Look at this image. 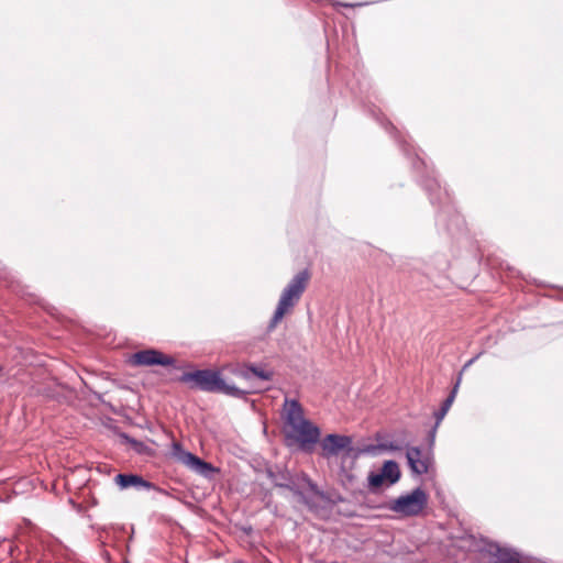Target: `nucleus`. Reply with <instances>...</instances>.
Returning <instances> with one entry per match:
<instances>
[{
    "label": "nucleus",
    "mask_w": 563,
    "mask_h": 563,
    "mask_svg": "<svg viewBox=\"0 0 563 563\" xmlns=\"http://www.w3.org/2000/svg\"><path fill=\"white\" fill-rule=\"evenodd\" d=\"M311 272L305 268L298 272L283 289L275 312L267 325V331L272 332L284 319L286 314L291 313L292 309L301 299V296L309 286Z\"/></svg>",
    "instance_id": "1"
},
{
    "label": "nucleus",
    "mask_w": 563,
    "mask_h": 563,
    "mask_svg": "<svg viewBox=\"0 0 563 563\" xmlns=\"http://www.w3.org/2000/svg\"><path fill=\"white\" fill-rule=\"evenodd\" d=\"M179 382L188 384L190 388L208 393H221L233 397H242L246 394V391L227 384L221 377L220 372L212 369L186 372L179 377Z\"/></svg>",
    "instance_id": "2"
},
{
    "label": "nucleus",
    "mask_w": 563,
    "mask_h": 563,
    "mask_svg": "<svg viewBox=\"0 0 563 563\" xmlns=\"http://www.w3.org/2000/svg\"><path fill=\"white\" fill-rule=\"evenodd\" d=\"M428 504L427 493L418 487L407 495L393 499L388 509L405 517L419 516Z\"/></svg>",
    "instance_id": "3"
},
{
    "label": "nucleus",
    "mask_w": 563,
    "mask_h": 563,
    "mask_svg": "<svg viewBox=\"0 0 563 563\" xmlns=\"http://www.w3.org/2000/svg\"><path fill=\"white\" fill-rule=\"evenodd\" d=\"M320 429L310 420H306L296 428L285 431V438L288 444H298L302 450H309L320 439Z\"/></svg>",
    "instance_id": "4"
},
{
    "label": "nucleus",
    "mask_w": 563,
    "mask_h": 563,
    "mask_svg": "<svg viewBox=\"0 0 563 563\" xmlns=\"http://www.w3.org/2000/svg\"><path fill=\"white\" fill-rule=\"evenodd\" d=\"M129 364L134 367L141 366H172L175 358L155 349L141 350L129 357Z\"/></svg>",
    "instance_id": "5"
},
{
    "label": "nucleus",
    "mask_w": 563,
    "mask_h": 563,
    "mask_svg": "<svg viewBox=\"0 0 563 563\" xmlns=\"http://www.w3.org/2000/svg\"><path fill=\"white\" fill-rule=\"evenodd\" d=\"M284 432L296 428L307 420L300 402L296 399L286 398L283 406Z\"/></svg>",
    "instance_id": "6"
},
{
    "label": "nucleus",
    "mask_w": 563,
    "mask_h": 563,
    "mask_svg": "<svg viewBox=\"0 0 563 563\" xmlns=\"http://www.w3.org/2000/svg\"><path fill=\"white\" fill-rule=\"evenodd\" d=\"M406 457L411 472L416 475L427 474L431 465V459L418 446L407 449Z\"/></svg>",
    "instance_id": "7"
},
{
    "label": "nucleus",
    "mask_w": 563,
    "mask_h": 563,
    "mask_svg": "<svg viewBox=\"0 0 563 563\" xmlns=\"http://www.w3.org/2000/svg\"><path fill=\"white\" fill-rule=\"evenodd\" d=\"M114 482L121 489L130 487H135L136 489H152L155 487L153 483L145 481L142 476L136 474H118L114 477Z\"/></svg>",
    "instance_id": "8"
},
{
    "label": "nucleus",
    "mask_w": 563,
    "mask_h": 563,
    "mask_svg": "<svg viewBox=\"0 0 563 563\" xmlns=\"http://www.w3.org/2000/svg\"><path fill=\"white\" fill-rule=\"evenodd\" d=\"M351 439L345 435L328 434L322 441V449L328 454H338L339 451L347 448Z\"/></svg>",
    "instance_id": "9"
},
{
    "label": "nucleus",
    "mask_w": 563,
    "mask_h": 563,
    "mask_svg": "<svg viewBox=\"0 0 563 563\" xmlns=\"http://www.w3.org/2000/svg\"><path fill=\"white\" fill-rule=\"evenodd\" d=\"M460 384H461V375H459L457 380H456L452 391L450 393L448 398L443 401L441 408L434 413L435 426H434V428L432 430V434H431L432 438L434 437L437 428L439 427V424L441 423V421L443 420V418L445 417V415L450 410V408H451V406H452V404H453V401L455 399V396H456V393H457Z\"/></svg>",
    "instance_id": "10"
},
{
    "label": "nucleus",
    "mask_w": 563,
    "mask_h": 563,
    "mask_svg": "<svg viewBox=\"0 0 563 563\" xmlns=\"http://www.w3.org/2000/svg\"><path fill=\"white\" fill-rule=\"evenodd\" d=\"M489 553L496 558V563H519L521 560L519 553L499 545H490Z\"/></svg>",
    "instance_id": "11"
},
{
    "label": "nucleus",
    "mask_w": 563,
    "mask_h": 563,
    "mask_svg": "<svg viewBox=\"0 0 563 563\" xmlns=\"http://www.w3.org/2000/svg\"><path fill=\"white\" fill-rule=\"evenodd\" d=\"M385 477L389 482V484H395L400 478V470L396 462L387 461L384 463L382 471Z\"/></svg>",
    "instance_id": "12"
},
{
    "label": "nucleus",
    "mask_w": 563,
    "mask_h": 563,
    "mask_svg": "<svg viewBox=\"0 0 563 563\" xmlns=\"http://www.w3.org/2000/svg\"><path fill=\"white\" fill-rule=\"evenodd\" d=\"M120 438L123 443L129 444L139 454H148L152 451L144 442L133 439L126 433H121Z\"/></svg>",
    "instance_id": "13"
},
{
    "label": "nucleus",
    "mask_w": 563,
    "mask_h": 563,
    "mask_svg": "<svg viewBox=\"0 0 563 563\" xmlns=\"http://www.w3.org/2000/svg\"><path fill=\"white\" fill-rule=\"evenodd\" d=\"M188 459H189V464L187 466H189L190 468L197 471L200 474L206 475L207 472L213 470L211 464L202 461L201 459H199L196 455H188Z\"/></svg>",
    "instance_id": "14"
},
{
    "label": "nucleus",
    "mask_w": 563,
    "mask_h": 563,
    "mask_svg": "<svg viewBox=\"0 0 563 563\" xmlns=\"http://www.w3.org/2000/svg\"><path fill=\"white\" fill-rule=\"evenodd\" d=\"M245 372H243V375L247 377V373H252L254 376L262 380H271L273 378V372L267 371L263 367H258L255 365H247L245 366Z\"/></svg>",
    "instance_id": "15"
},
{
    "label": "nucleus",
    "mask_w": 563,
    "mask_h": 563,
    "mask_svg": "<svg viewBox=\"0 0 563 563\" xmlns=\"http://www.w3.org/2000/svg\"><path fill=\"white\" fill-rule=\"evenodd\" d=\"M188 455H194L190 452H186L179 442L174 441L172 444V456L177 461L184 463L185 465L189 464Z\"/></svg>",
    "instance_id": "16"
},
{
    "label": "nucleus",
    "mask_w": 563,
    "mask_h": 563,
    "mask_svg": "<svg viewBox=\"0 0 563 563\" xmlns=\"http://www.w3.org/2000/svg\"><path fill=\"white\" fill-rule=\"evenodd\" d=\"M384 481H385V477L382 472L377 473V474L372 473L368 476V484L372 489L378 488L383 484Z\"/></svg>",
    "instance_id": "17"
},
{
    "label": "nucleus",
    "mask_w": 563,
    "mask_h": 563,
    "mask_svg": "<svg viewBox=\"0 0 563 563\" xmlns=\"http://www.w3.org/2000/svg\"><path fill=\"white\" fill-rule=\"evenodd\" d=\"M479 355H476L475 357L471 358L470 361H467L465 363V365L463 366L462 371H465L467 367H470L477 358H478ZM462 373H460V375L462 376Z\"/></svg>",
    "instance_id": "18"
},
{
    "label": "nucleus",
    "mask_w": 563,
    "mask_h": 563,
    "mask_svg": "<svg viewBox=\"0 0 563 563\" xmlns=\"http://www.w3.org/2000/svg\"><path fill=\"white\" fill-rule=\"evenodd\" d=\"M309 487L313 493L318 494L317 485L314 483L309 481Z\"/></svg>",
    "instance_id": "19"
},
{
    "label": "nucleus",
    "mask_w": 563,
    "mask_h": 563,
    "mask_svg": "<svg viewBox=\"0 0 563 563\" xmlns=\"http://www.w3.org/2000/svg\"><path fill=\"white\" fill-rule=\"evenodd\" d=\"M276 486L292 489L288 484H285V482L276 483Z\"/></svg>",
    "instance_id": "20"
}]
</instances>
